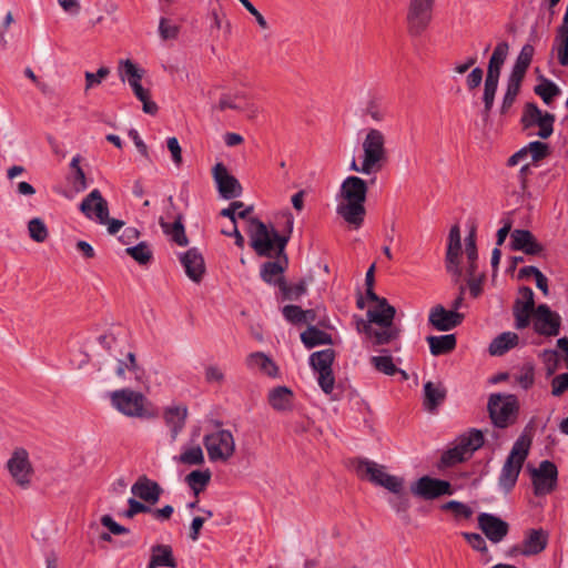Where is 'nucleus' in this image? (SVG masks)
Returning a JSON list of instances; mask_svg holds the SVG:
<instances>
[{"label":"nucleus","mask_w":568,"mask_h":568,"mask_svg":"<svg viewBox=\"0 0 568 568\" xmlns=\"http://www.w3.org/2000/svg\"><path fill=\"white\" fill-rule=\"evenodd\" d=\"M548 542V535L542 529H530L527 531L519 550L524 556H532L541 552Z\"/></svg>","instance_id":"obj_29"},{"label":"nucleus","mask_w":568,"mask_h":568,"mask_svg":"<svg viewBox=\"0 0 568 568\" xmlns=\"http://www.w3.org/2000/svg\"><path fill=\"white\" fill-rule=\"evenodd\" d=\"M521 82H523V80H520L518 78H514L510 75L508 77L507 88H506V92H505L504 99H503V104L500 108L501 113H507V111L514 104V102L519 93Z\"/></svg>","instance_id":"obj_41"},{"label":"nucleus","mask_w":568,"mask_h":568,"mask_svg":"<svg viewBox=\"0 0 568 568\" xmlns=\"http://www.w3.org/2000/svg\"><path fill=\"white\" fill-rule=\"evenodd\" d=\"M413 495L424 499H435L444 495H452V485L444 479L423 476L410 486Z\"/></svg>","instance_id":"obj_16"},{"label":"nucleus","mask_w":568,"mask_h":568,"mask_svg":"<svg viewBox=\"0 0 568 568\" xmlns=\"http://www.w3.org/2000/svg\"><path fill=\"white\" fill-rule=\"evenodd\" d=\"M371 364L374 366V368L385 375L393 376L397 372H402L405 376L404 371H399L396 365L393 362V358L390 355H379V356H373L371 357Z\"/></svg>","instance_id":"obj_44"},{"label":"nucleus","mask_w":568,"mask_h":568,"mask_svg":"<svg viewBox=\"0 0 568 568\" xmlns=\"http://www.w3.org/2000/svg\"><path fill=\"white\" fill-rule=\"evenodd\" d=\"M161 226L163 231L169 234L178 245L186 246L189 240L185 234L184 226L180 220L175 221L173 224L161 222Z\"/></svg>","instance_id":"obj_45"},{"label":"nucleus","mask_w":568,"mask_h":568,"mask_svg":"<svg viewBox=\"0 0 568 568\" xmlns=\"http://www.w3.org/2000/svg\"><path fill=\"white\" fill-rule=\"evenodd\" d=\"M111 403L120 413L129 417H146V398L130 388H123L111 393Z\"/></svg>","instance_id":"obj_11"},{"label":"nucleus","mask_w":568,"mask_h":568,"mask_svg":"<svg viewBox=\"0 0 568 568\" xmlns=\"http://www.w3.org/2000/svg\"><path fill=\"white\" fill-rule=\"evenodd\" d=\"M301 341L306 348H313L318 345L333 344L332 336L316 326H308L302 334Z\"/></svg>","instance_id":"obj_36"},{"label":"nucleus","mask_w":568,"mask_h":568,"mask_svg":"<svg viewBox=\"0 0 568 568\" xmlns=\"http://www.w3.org/2000/svg\"><path fill=\"white\" fill-rule=\"evenodd\" d=\"M130 87L132 88L134 95L143 103V111L148 114L154 115L158 112V105L155 102L150 100L149 90L142 87L141 81L131 82Z\"/></svg>","instance_id":"obj_43"},{"label":"nucleus","mask_w":568,"mask_h":568,"mask_svg":"<svg viewBox=\"0 0 568 568\" xmlns=\"http://www.w3.org/2000/svg\"><path fill=\"white\" fill-rule=\"evenodd\" d=\"M444 510H452L458 517L469 518L473 515V510L467 505L457 501L450 500L442 506Z\"/></svg>","instance_id":"obj_58"},{"label":"nucleus","mask_w":568,"mask_h":568,"mask_svg":"<svg viewBox=\"0 0 568 568\" xmlns=\"http://www.w3.org/2000/svg\"><path fill=\"white\" fill-rule=\"evenodd\" d=\"M446 388L440 383L427 382L424 384V407L434 412L446 398Z\"/></svg>","instance_id":"obj_32"},{"label":"nucleus","mask_w":568,"mask_h":568,"mask_svg":"<svg viewBox=\"0 0 568 568\" xmlns=\"http://www.w3.org/2000/svg\"><path fill=\"white\" fill-rule=\"evenodd\" d=\"M246 365L251 369H258L261 373L270 376H278L277 365L262 352H255L246 357Z\"/></svg>","instance_id":"obj_33"},{"label":"nucleus","mask_w":568,"mask_h":568,"mask_svg":"<svg viewBox=\"0 0 568 568\" xmlns=\"http://www.w3.org/2000/svg\"><path fill=\"white\" fill-rule=\"evenodd\" d=\"M131 493L141 500L154 505L160 500L163 489L156 481L143 475L132 485Z\"/></svg>","instance_id":"obj_26"},{"label":"nucleus","mask_w":568,"mask_h":568,"mask_svg":"<svg viewBox=\"0 0 568 568\" xmlns=\"http://www.w3.org/2000/svg\"><path fill=\"white\" fill-rule=\"evenodd\" d=\"M540 357L546 365L548 375L554 374L558 366V361H559L558 352L554 351V349H545L541 353Z\"/></svg>","instance_id":"obj_60"},{"label":"nucleus","mask_w":568,"mask_h":568,"mask_svg":"<svg viewBox=\"0 0 568 568\" xmlns=\"http://www.w3.org/2000/svg\"><path fill=\"white\" fill-rule=\"evenodd\" d=\"M187 407L185 405H171L164 408L163 418L170 428L171 439L174 442L185 426Z\"/></svg>","instance_id":"obj_27"},{"label":"nucleus","mask_w":568,"mask_h":568,"mask_svg":"<svg viewBox=\"0 0 568 568\" xmlns=\"http://www.w3.org/2000/svg\"><path fill=\"white\" fill-rule=\"evenodd\" d=\"M253 211L252 206L244 207V203L241 201H234L229 207L221 211V215L229 217L233 224H236V217L246 219Z\"/></svg>","instance_id":"obj_47"},{"label":"nucleus","mask_w":568,"mask_h":568,"mask_svg":"<svg viewBox=\"0 0 568 568\" xmlns=\"http://www.w3.org/2000/svg\"><path fill=\"white\" fill-rule=\"evenodd\" d=\"M286 235H281L275 229H268L265 223L260 221L257 217L248 219L247 233L251 241V246L255 253L260 256L272 257H285V247L290 240V235L293 231L294 219L291 213L286 215Z\"/></svg>","instance_id":"obj_2"},{"label":"nucleus","mask_w":568,"mask_h":568,"mask_svg":"<svg viewBox=\"0 0 568 568\" xmlns=\"http://www.w3.org/2000/svg\"><path fill=\"white\" fill-rule=\"evenodd\" d=\"M204 376L209 384L221 385L225 381L224 371L216 364L207 365L204 371Z\"/></svg>","instance_id":"obj_55"},{"label":"nucleus","mask_w":568,"mask_h":568,"mask_svg":"<svg viewBox=\"0 0 568 568\" xmlns=\"http://www.w3.org/2000/svg\"><path fill=\"white\" fill-rule=\"evenodd\" d=\"M7 467L16 483L21 487H28L31 479L32 467L27 450L20 448L13 452L7 463Z\"/></svg>","instance_id":"obj_20"},{"label":"nucleus","mask_w":568,"mask_h":568,"mask_svg":"<svg viewBox=\"0 0 568 568\" xmlns=\"http://www.w3.org/2000/svg\"><path fill=\"white\" fill-rule=\"evenodd\" d=\"M178 562L173 557L170 545H154L151 548V558L148 568L170 567L176 568Z\"/></svg>","instance_id":"obj_31"},{"label":"nucleus","mask_w":568,"mask_h":568,"mask_svg":"<svg viewBox=\"0 0 568 568\" xmlns=\"http://www.w3.org/2000/svg\"><path fill=\"white\" fill-rule=\"evenodd\" d=\"M487 408L493 424L498 428H506L516 422L519 402L513 394H491Z\"/></svg>","instance_id":"obj_7"},{"label":"nucleus","mask_w":568,"mask_h":568,"mask_svg":"<svg viewBox=\"0 0 568 568\" xmlns=\"http://www.w3.org/2000/svg\"><path fill=\"white\" fill-rule=\"evenodd\" d=\"M520 297L515 302L514 316L518 329L526 328L529 325L531 314L535 315L534 292L530 287L524 286L519 290Z\"/></svg>","instance_id":"obj_22"},{"label":"nucleus","mask_w":568,"mask_h":568,"mask_svg":"<svg viewBox=\"0 0 568 568\" xmlns=\"http://www.w3.org/2000/svg\"><path fill=\"white\" fill-rule=\"evenodd\" d=\"M80 211L90 220L105 225L108 222L109 207L98 189L92 190L81 202Z\"/></svg>","instance_id":"obj_17"},{"label":"nucleus","mask_w":568,"mask_h":568,"mask_svg":"<svg viewBox=\"0 0 568 568\" xmlns=\"http://www.w3.org/2000/svg\"><path fill=\"white\" fill-rule=\"evenodd\" d=\"M464 315L456 311H447L442 305L434 306L428 315L429 324L437 331H450L462 324Z\"/></svg>","instance_id":"obj_23"},{"label":"nucleus","mask_w":568,"mask_h":568,"mask_svg":"<svg viewBox=\"0 0 568 568\" xmlns=\"http://www.w3.org/2000/svg\"><path fill=\"white\" fill-rule=\"evenodd\" d=\"M186 275L193 282H200L205 272V264L202 254L196 248H190L180 257Z\"/></svg>","instance_id":"obj_28"},{"label":"nucleus","mask_w":568,"mask_h":568,"mask_svg":"<svg viewBox=\"0 0 568 568\" xmlns=\"http://www.w3.org/2000/svg\"><path fill=\"white\" fill-rule=\"evenodd\" d=\"M534 53V47L529 43L525 44L521 48L509 75L524 80L525 74L531 63Z\"/></svg>","instance_id":"obj_37"},{"label":"nucleus","mask_w":568,"mask_h":568,"mask_svg":"<svg viewBox=\"0 0 568 568\" xmlns=\"http://www.w3.org/2000/svg\"><path fill=\"white\" fill-rule=\"evenodd\" d=\"M555 115L548 112L542 113L535 103L525 105L521 123L525 129L538 126L537 135L540 139H548L554 132Z\"/></svg>","instance_id":"obj_14"},{"label":"nucleus","mask_w":568,"mask_h":568,"mask_svg":"<svg viewBox=\"0 0 568 568\" xmlns=\"http://www.w3.org/2000/svg\"><path fill=\"white\" fill-rule=\"evenodd\" d=\"M159 32L163 40L175 39L179 34V28L170 24L166 19L162 18L159 24Z\"/></svg>","instance_id":"obj_62"},{"label":"nucleus","mask_w":568,"mask_h":568,"mask_svg":"<svg viewBox=\"0 0 568 568\" xmlns=\"http://www.w3.org/2000/svg\"><path fill=\"white\" fill-rule=\"evenodd\" d=\"M395 315L396 308L386 298H382L378 304L367 311V318L377 326L378 331L373 332L375 345H386L399 337L402 329L394 324Z\"/></svg>","instance_id":"obj_4"},{"label":"nucleus","mask_w":568,"mask_h":568,"mask_svg":"<svg viewBox=\"0 0 568 568\" xmlns=\"http://www.w3.org/2000/svg\"><path fill=\"white\" fill-rule=\"evenodd\" d=\"M362 149L363 159L361 165H357L356 161L353 160L351 170L365 175L382 171L388 160L385 134L378 129H368L363 139Z\"/></svg>","instance_id":"obj_3"},{"label":"nucleus","mask_w":568,"mask_h":568,"mask_svg":"<svg viewBox=\"0 0 568 568\" xmlns=\"http://www.w3.org/2000/svg\"><path fill=\"white\" fill-rule=\"evenodd\" d=\"M284 272V267L281 265L280 262H266L262 265L261 268V277L266 283H276L274 278L278 275H281Z\"/></svg>","instance_id":"obj_53"},{"label":"nucleus","mask_w":568,"mask_h":568,"mask_svg":"<svg viewBox=\"0 0 568 568\" xmlns=\"http://www.w3.org/2000/svg\"><path fill=\"white\" fill-rule=\"evenodd\" d=\"M110 73L109 68L101 67L98 69L95 73L87 71L84 73L85 78V91L90 90L91 88L100 84L103 79H105Z\"/></svg>","instance_id":"obj_56"},{"label":"nucleus","mask_w":568,"mask_h":568,"mask_svg":"<svg viewBox=\"0 0 568 568\" xmlns=\"http://www.w3.org/2000/svg\"><path fill=\"white\" fill-rule=\"evenodd\" d=\"M28 232L31 240H33L37 243H43L49 236L47 225L39 217H33L29 221Z\"/></svg>","instance_id":"obj_49"},{"label":"nucleus","mask_w":568,"mask_h":568,"mask_svg":"<svg viewBox=\"0 0 568 568\" xmlns=\"http://www.w3.org/2000/svg\"><path fill=\"white\" fill-rule=\"evenodd\" d=\"M551 393L554 396H560L568 389V373L557 375L551 382Z\"/></svg>","instance_id":"obj_64"},{"label":"nucleus","mask_w":568,"mask_h":568,"mask_svg":"<svg viewBox=\"0 0 568 568\" xmlns=\"http://www.w3.org/2000/svg\"><path fill=\"white\" fill-rule=\"evenodd\" d=\"M99 343L113 358H118V355H123L125 347V341L118 338L113 333H106L99 337Z\"/></svg>","instance_id":"obj_39"},{"label":"nucleus","mask_w":568,"mask_h":568,"mask_svg":"<svg viewBox=\"0 0 568 568\" xmlns=\"http://www.w3.org/2000/svg\"><path fill=\"white\" fill-rule=\"evenodd\" d=\"M529 447L530 439L525 436H520L514 443L498 477V485L505 493H509L515 487L523 465L528 456Z\"/></svg>","instance_id":"obj_5"},{"label":"nucleus","mask_w":568,"mask_h":568,"mask_svg":"<svg viewBox=\"0 0 568 568\" xmlns=\"http://www.w3.org/2000/svg\"><path fill=\"white\" fill-rule=\"evenodd\" d=\"M478 526L485 536L494 544L500 542L509 530V526L506 521L487 513L479 514Z\"/></svg>","instance_id":"obj_24"},{"label":"nucleus","mask_w":568,"mask_h":568,"mask_svg":"<svg viewBox=\"0 0 568 568\" xmlns=\"http://www.w3.org/2000/svg\"><path fill=\"white\" fill-rule=\"evenodd\" d=\"M510 240L513 251H521L528 255H539L544 252L542 244H540L528 230H514L510 233Z\"/></svg>","instance_id":"obj_25"},{"label":"nucleus","mask_w":568,"mask_h":568,"mask_svg":"<svg viewBox=\"0 0 568 568\" xmlns=\"http://www.w3.org/2000/svg\"><path fill=\"white\" fill-rule=\"evenodd\" d=\"M427 342L432 355L439 356L448 354L456 347V336L454 334L440 335V336H428Z\"/></svg>","instance_id":"obj_35"},{"label":"nucleus","mask_w":568,"mask_h":568,"mask_svg":"<svg viewBox=\"0 0 568 568\" xmlns=\"http://www.w3.org/2000/svg\"><path fill=\"white\" fill-rule=\"evenodd\" d=\"M367 191L366 181L359 176H347L341 184L336 213L354 229H359L364 223Z\"/></svg>","instance_id":"obj_1"},{"label":"nucleus","mask_w":568,"mask_h":568,"mask_svg":"<svg viewBox=\"0 0 568 568\" xmlns=\"http://www.w3.org/2000/svg\"><path fill=\"white\" fill-rule=\"evenodd\" d=\"M557 467L549 460H542L538 468L531 469V480L536 496L551 493L557 484Z\"/></svg>","instance_id":"obj_15"},{"label":"nucleus","mask_w":568,"mask_h":568,"mask_svg":"<svg viewBox=\"0 0 568 568\" xmlns=\"http://www.w3.org/2000/svg\"><path fill=\"white\" fill-rule=\"evenodd\" d=\"M203 445L212 463L229 462L235 453V439L227 429H219L203 437Z\"/></svg>","instance_id":"obj_9"},{"label":"nucleus","mask_w":568,"mask_h":568,"mask_svg":"<svg viewBox=\"0 0 568 568\" xmlns=\"http://www.w3.org/2000/svg\"><path fill=\"white\" fill-rule=\"evenodd\" d=\"M334 358L335 352L332 348L315 352L310 356V365L318 373V385L325 394H331L334 388L335 377L332 371Z\"/></svg>","instance_id":"obj_13"},{"label":"nucleus","mask_w":568,"mask_h":568,"mask_svg":"<svg viewBox=\"0 0 568 568\" xmlns=\"http://www.w3.org/2000/svg\"><path fill=\"white\" fill-rule=\"evenodd\" d=\"M175 459L183 465L190 466H200L205 462L203 450L199 445L184 448L183 452L178 457H175Z\"/></svg>","instance_id":"obj_42"},{"label":"nucleus","mask_w":568,"mask_h":568,"mask_svg":"<svg viewBox=\"0 0 568 568\" xmlns=\"http://www.w3.org/2000/svg\"><path fill=\"white\" fill-rule=\"evenodd\" d=\"M436 0H409L406 13L407 31L412 37L422 36L433 19Z\"/></svg>","instance_id":"obj_10"},{"label":"nucleus","mask_w":568,"mask_h":568,"mask_svg":"<svg viewBox=\"0 0 568 568\" xmlns=\"http://www.w3.org/2000/svg\"><path fill=\"white\" fill-rule=\"evenodd\" d=\"M283 316L293 324L304 323V310L297 305H286L283 307Z\"/></svg>","instance_id":"obj_59"},{"label":"nucleus","mask_w":568,"mask_h":568,"mask_svg":"<svg viewBox=\"0 0 568 568\" xmlns=\"http://www.w3.org/2000/svg\"><path fill=\"white\" fill-rule=\"evenodd\" d=\"M462 535L474 550L487 552V545L481 535L477 532H463Z\"/></svg>","instance_id":"obj_61"},{"label":"nucleus","mask_w":568,"mask_h":568,"mask_svg":"<svg viewBox=\"0 0 568 568\" xmlns=\"http://www.w3.org/2000/svg\"><path fill=\"white\" fill-rule=\"evenodd\" d=\"M528 156H530V163L536 164L540 160L545 159L549 154V146L547 143L540 141H532L525 145Z\"/></svg>","instance_id":"obj_51"},{"label":"nucleus","mask_w":568,"mask_h":568,"mask_svg":"<svg viewBox=\"0 0 568 568\" xmlns=\"http://www.w3.org/2000/svg\"><path fill=\"white\" fill-rule=\"evenodd\" d=\"M462 251L460 230L458 225L452 226L448 235V245L446 252V270L453 276L454 283L458 284L462 278V268L459 266V254Z\"/></svg>","instance_id":"obj_19"},{"label":"nucleus","mask_w":568,"mask_h":568,"mask_svg":"<svg viewBox=\"0 0 568 568\" xmlns=\"http://www.w3.org/2000/svg\"><path fill=\"white\" fill-rule=\"evenodd\" d=\"M356 470L361 476H368L375 485L382 486L393 494H399L404 489V480L385 473L384 466L374 462L359 460Z\"/></svg>","instance_id":"obj_12"},{"label":"nucleus","mask_w":568,"mask_h":568,"mask_svg":"<svg viewBox=\"0 0 568 568\" xmlns=\"http://www.w3.org/2000/svg\"><path fill=\"white\" fill-rule=\"evenodd\" d=\"M114 359L118 362L115 369L118 377L123 378L125 376V371H129L134 373L136 378H140L142 369L138 365L135 354L132 351H123V355H118V358Z\"/></svg>","instance_id":"obj_38"},{"label":"nucleus","mask_w":568,"mask_h":568,"mask_svg":"<svg viewBox=\"0 0 568 568\" xmlns=\"http://www.w3.org/2000/svg\"><path fill=\"white\" fill-rule=\"evenodd\" d=\"M535 331L545 336H557L560 329V316L548 305L540 304L535 311Z\"/></svg>","instance_id":"obj_21"},{"label":"nucleus","mask_w":568,"mask_h":568,"mask_svg":"<svg viewBox=\"0 0 568 568\" xmlns=\"http://www.w3.org/2000/svg\"><path fill=\"white\" fill-rule=\"evenodd\" d=\"M101 524L106 527L113 535H126L130 532L126 527L114 521L110 515L102 516Z\"/></svg>","instance_id":"obj_63"},{"label":"nucleus","mask_w":568,"mask_h":568,"mask_svg":"<svg viewBox=\"0 0 568 568\" xmlns=\"http://www.w3.org/2000/svg\"><path fill=\"white\" fill-rule=\"evenodd\" d=\"M210 469L193 470L185 477V481L195 495L200 494L211 480Z\"/></svg>","instance_id":"obj_40"},{"label":"nucleus","mask_w":568,"mask_h":568,"mask_svg":"<svg viewBox=\"0 0 568 568\" xmlns=\"http://www.w3.org/2000/svg\"><path fill=\"white\" fill-rule=\"evenodd\" d=\"M212 175L216 183L220 195L225 200L239 197L242 194V186L237 179L231 175L226 166L219 162L212 169Z\"/></svg>","instance_id":"obj_18"},{"label":"nucleus","mask_w":568,"mask_h":568,"mask_svg":"<svg viewBox=\"0 0 568 568\" xmlns=\"http://www.w3.org/2000/svg\"><path fill=\"white\" fill-rule=\"evenodd\" d=\"M516 382L524 389H528L532 386L535 382V373L534 367L531 365H525L518 375H516Z\"/></svg>","instance_id":"obj_57"},{"label":"nucleus","mask_w":568,"mask_h":568,"mask_svg":"<svg viewBox=\"0 0 568 568\" xmlns=\"http://www.w3.org/2000/svg\"><path fill=\"white\" fill-rule=\"evenodd\" d=\"M508 51L509 44L506 41H501L497 43L489 59L483 94L484 111L486 114L493 109L501 68L507 59Z\"/></svg>","instance_id":"obj_6"},{"label":"nucleus","mask_w":568,"mask_h":568,"mask_svg":"<svg viewBox=\"0 0 568 568\" xmlns=\"http://www.w3.org/2000/svg\"><path fill=\"white\" fill-rule=\"evenodd\" d=\"M277 285L283 294L284 300H297L306 293L305 281H300L296 284L287 285L283 278H278Z\"/></svg>","instance_id":"obj_46"},{"label":"nucleus","mask_w":568,"mask_h":568,"mask_svg":"<svg viewBox=\"0 0 568 568\" xmlns=\"http://www.w3.org/2000/svg\"><path fill=\"white\" fill-rule=\"evenodd\" d=\"M519 337L516 333L504 332L495 337L489 345V354L501 356L518 344Z\"/></svg>","instance_id":"obj_34"},{"label":"nucleus","mask_w":568,"mask_h":568,"mask_svg":"<svg viewBox=\"0 0 568 568\" xmlns=\"http://www.w3.org/2000/svg\"><path fill=\"white\" fill-rule=\"evenodd\" d=\"M556 41L558 62L562 67H568V31L558 29Z\"/></svg>","instance_id":"obj_52"},{"label":"nucleus","mask_w":568,"mask_h":568,"mask_svg":"<svg viewBox=\"0 0 568 568\" xmlns=\"http://www.w3.org/2000/svg\"><path fill=\"white\" fill-rule=\"evenodd\" d=\"M268 404L276 412H290L293 408L294 394L286 386H276L268 392Z\"/></svg>","instance_id":"obj_30"},{"label":"nucleus","mask_w":568,"mask_h":568,"mask_svg":"<svg viewBox=\"0 0 568 568\" xmlns=\"http://www.w3.org/2000/svg\"><path fill=\"white\" fill-rule=\"evenodd\" d=\"M483 445L484 434L478 429H471L468 434L459 436L456 439L455 445L444 452L440 458V464L444 467H450L462 463Z\"/></svg>","instance_id":"obj_8"},{"label":"nucleus","mask_w":568,"mask_h":568,"mask_svg":"<svg viewBox=\"0 0 568 568\" xmlns=\"http://www.w3.org/2000/svg\"><path fill=\"white\" fill-rule=\"evenodd\" d=\"M534 90L546 104H549L552 99L560 93V89L552 81L546 78H542L541 82L536 85Z\"/></svg>","instance_id":"obj_48"},{"label":"nucleus","mask_w":568,"mask_h":568,"mask_svg":"<svg viewBox=\"0 0 568 568\" xmlns=\"http://www.w3.org/2000/svg\"><path fill=\"white\" fill-rule=\"evenodd\" d=\"M128 255L141 265L148 264L152 260V251L145 242L125 248Z\"/></svg>","instance_id":"obj_50"},{"label":"nucleus","mask_w":568,"mask_h":568,"mask_svg":"<svg viewBox=\"0 0 568 568\" xmlns=\"http://www.w3.org/2000/svg\"><path fill=\"white\" fill-rule=\"evenodd\" d=\"M365 114L371 116L376 122H382L387 116V110L378 100H369L365 106Z\"/></svg>","instance_id":"obj_54"}]
</instances>
